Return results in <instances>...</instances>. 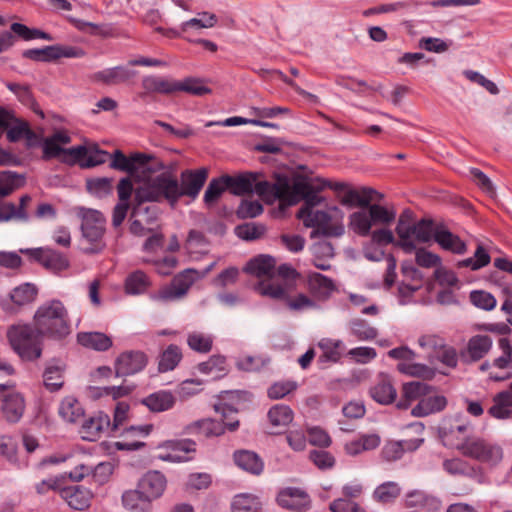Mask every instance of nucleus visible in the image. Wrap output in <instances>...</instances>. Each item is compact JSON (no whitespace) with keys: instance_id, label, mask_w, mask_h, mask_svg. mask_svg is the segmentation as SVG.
<instances>
[{"instance_id":"27","label":"nucleus","mask_w":512,"mask_h":512,"mask_svg":"<svg viewBox=\"0 0 512 512\" xmlns=\"http://www.w3.org/2000/svg\"><path fill=\"white\" fill-rule=\"evenodd\" d=\"M276 199L282 203L292 206L303 200L304 193L307 189V181L298 180L292 185L288 181L277 183Z\"/></svg>"},{"instance_id":"31","label":"nucleus","mask_w":512,"mask_h":512,"mask_svg":"<svg viewBox=\"0 0 512 512\" xmlns=\"http://www.w3.org/2000/svg\"><path fill=\"white\" fill-rule=\"evenodd\" d=\"M434 241L442 249L452 253L461 255L466 252V244L442 223L438 225Z\"/></svg>"},{"instance_id":"55","label":"nucleus","mask_w":512,"mask_h":512,"mask_svg":"<svg viewBox=\"0 0 512 512\" xmlns=\"http://www.w3.org/2000/svg\"><path fill=\"white\" fill-rule=\"evenodd\" d=\"M111 158L110 166L124 172H133L135 170V162L145 163L147 159L142 154H135L132 158H127L120 150H116Z\"/></svg>"},{"instance_id":"7","label":"nucleus","mask_w":512,"mask_h":512,"mask_svg":"<svg viewBox=\"0 0 512 512\" xmlns=\"http://www.w3.org/2000/svg\"><path fill=\"white\" fill-rule=\"evenodd\" d=\"M256 291L263 296L283 300L292 311L302 312L317 307V304L305 294L300 293L295 297H290V289L273 280L260 283Z\"/></svg>"},{"instance_id":"41","label":"nucleus","mask_w":512,"mask_h":512,"mask_svg":"<svg viewBox=\"0 0 512 512\" xmlns=\"http://www.w3.org/2000/svg\"><path fill=\"white\" fill-rule=\"evenodd\" d=\"M370 395L377 403L388 405L395 400L397 392L389 378L381 377L378 382L370 388Z\"/></svg>"},{"instance_id":"3","label":"nucleus","mask_w":512,"mask_h":512,"mask_svg":"<svg viewBox=\"0 0 512 512\" xmlns=\"http://www.w3.org/2000/svg\"><path fill=\"white\" fill-rule=\"evenodd\" d=\"M181 198L180 183L171 173L164 172L135 190L134 200L139 204L166 200L174 206Z\"/></svg>"},{"instance_id":"30","label":"nucleus","mask_w":512,"mask_h":512,"mask_svg":"<svg viewBox=\"0 0 512 512\" xmlns=\"http://www.w3.org/2000/svg\"><path fill=\"white\" fill-rule=\"evenodd\" d=\"M60 496L75 510H84L89 507L91 492L82 486H69L60 489Z\"/></svg>"},{"instance_id":"50","label":"nucleus","mask_w":512,"mask_h":512,"mask_svg":"<svg viewBox=\"0 0 512 512\" xmlns=\"http://www.w3.org/2000/svg\"><path fill=\"white\" fill-rule=\"evenodd\" d=\"M197 368L200 373L208 375L212 379L221 378L226 374V358L222 355H214L200 363Z\"/></svg>"},{"instance_id":"24","label":"nucleus","mask_w":512,"mask_h":512,"mask_svg":"<svg viewBox=\"0 0 512 512\" xmlns=\"http://www.w3.org/2000/svg\"><path fill=\"white\" fill-rule=\"evenodd\" d=\"M277 502L281 507L295 511H305L310 507L308 494L304 490L294 487L280 491Z\"/></svg>"},{"instance_id":"37","label":"nucleus","mask_w":512,"mask_h":512,"mask_svg":"<svg viewBox=\"0 0 512 512\" xmlns=\"http://www.w3.org/2000/svg\"><path fill=\"white\" fill-rule=\"evenodd\" d=\"M234 462L240 469L252 475H260L264 470L263 460L253 451H236L234 453Z\"/></svg>"},{"instance_id":"49","label":"nucleus","mask_w":512,"mask_h":512,"mask_svg":"<svg viewBox=\"0 0 512 512\" xmlns=\"http://www.w3.org/2000/svg\"><path fill=\"white\" fill-rule=\"evenodd\" d=\"M349 334L359 341H370L377 337L378 331L366 320L355 318L348 322Z\"/></svg>"},{"instance_id":"9","label":"nucleus","mask_w":512,"mask_h":512,"mask_svg":"<svg viewBox=\"0 0 512 512\" xmlns=\"http://www.w3.org/2000/svg\"><path fill=\"white\" fill-rule=\"evenodd\" d=\"M214 409L217 413L221 414V420L214 419H203L197 422V426L202 434L205 436H220L225 430L235 431L239 426V421H229L225 422V420L232 414L237 412V407L234 406L233 403L225 402V398H222L221 401L214 405Z\"/></svg>"},{"instance_id":"10","label":"nucleus","mask_w":512,"mask_h":512,"mask_svg":"<svg viewBox=\"0 0 512 512\" xmlns=\"http://www.w3.org/2000/svg\"><path fill=\"white\" fill-rule=\"evenodd\" d=\"M197 272L187 269L174 277L170 285H167L150 295L155 302L168 303L176 301L185 296L196 280Z\"/></svg>"},{"instance_id":"58","label":"nucleus","mask_w":512,"mask_h":512,"mask_svg":"<svg viewBox=\"0 0 512 512\" xmlns=\"http://www.w3.org/2000/svg\"><path fill=\"white\" fill-rule=\"evenodd\" d=\"M182 359L181 349L177 345H169L163 351L159 360V371L168 372L173 370Z\"/></svg>"},{"instance_id":"63","label":"nucleus","mask_w":512,"mask_h":512,"mask_svg":"<svg viewBox=\"0 0 512 512\" xmlns=\"http://www.w3.org/2000/svg\"><path fill=\"white\" fill-rule=\"evenodd\" d=\"M490 262V255L488 252L483 248L482 245H478L474 256L469 257L467 259L461 260L458 262V267H467L471 270H479L483 268L484 266L488 265Z\"/></svg>"},{"instance_id":"54","label":"nucleus","mask_w":512,"mask_h":512,"mask_svg":"<svg viewBox=\"0 0 512 512\" xmlns=\"http://www.w3.org/2000/svg\"><path fill=\"white\" fill-rule=\"evenodd\" d=\"M232 512H260L261 502L253 494H238L231 504Z\"/></svg>"},{"instance_id":"43","label":"nucleus","mask_w":512,"mask_h":512,"mask_svg":"<svg viewBox=\"0 0 512 512\" xmlns=\"http://www.w3.org/2000/svg\"><path fill=\"white\" fill-rule=\"evenodd\" d=\"M223 181L233 194L243 195L252 192V187L255 185V173L250 172L234 177L225 176Z\"/></svg>"},{"instance_id":"40","label":"nucleus","mask_w":512,"mask_h":512,"mask_svg":"<svg viewBox=\"0 0 512 512\" xmlns=\"http://www.w3.org/2000/svg\"><path fill=\"white\" fill-rule=\"evenodd\" d=\"M58 413L67 423H77L84 417L81 403L73 396H67L59 404Z\"/></svg>"},{"instance_id":"2","label":"nucleus","mask_w":512,"mask_h":512,"mask_svg":"<svg viewBox=\"0 0 512 512\" xmlns=\"http://www.w3.org/2000/svg\"><path fill=\"white\" fill-rule=\"evenodd\" d=\"M441 223L431 219H421L413 222L409 211L403 212L396 226L398 241L396 242L404 252L412 253L416 249V243H427L435 239L436 230Z\"/></svg>"},{"instance_id":"28","label":"nucleus","mask_w":512,"mask_h":512,"mask_svg":"<svg viewBox=\"0 0 512 512\" xmlns=\"http://www.w3.org/2000/svg\"><path fill=\"white\" fill-rule=\"evenodd\" d=\"M136 75V71L128 66L106 68L93 74V80L106 85H117L128 81Z\"/></svg>"},{"instance_id":"42","label":"nucleus","mask_w":512,"mask_h":512,"mask_svg":"<svg viewBox=\"0 0 512 512\" xmlns=\"http://www.w3.org/2000/svg\"><path fill=\"white\" fill-rule=\"evenodd\" d=\"M77 341L83 347L96 351H106L112 346L111 338L101 332L78 333Z\"/></svg>"},{"instance_id":"16","label":"nucleus","mask_w":512,"mask_h":512,"mask_svg":"<svg viewBox=\"0 0 512 512\" xmlns=\"http://www.w3.org/2000/svg\"><path fill=\"white\" fill-rule=\"evenodd\" d=\"M158 448L161 450L158 459L181 463L189 461L188 453L195 451V443L189 439L168 440L160 444Z\"/></svg>"},{"instance_id":"13","label":"nucleus","mask_w":512,"mask_h":512,"mask_svg":"<svg viewBox=\"0 0 512 512\" xmlns=\"http://www.w3.org/2000/svg\"><path fill=\"white\" fill-rule=\"evenodd\" d=\"M26 410V401L20 392L7 391L6 384H0V412L3 419L11 424L18 423Z\"/></svg>"},{"instance_id":"1","label":"nucleus","mask_w":512,"mask_h":512,"mask_svg":"<svg viewBox=\"0 0 512 512\" xmlns=\"http://www.w3.org/2000/svg\"><path fill=\"white\" fill-rule=\"evenodd\" d=\"M34 326L43 337L61 340L71 333L68 313L59 300L47 301L35 312Z\"/></svg>"},{"instance_id":"45","label":"nucleus","mask_w":512,"mask_h":512,"mask_svg":"<svg viewBox=\"0 0 512 512\" xmlns=\"http://www.w3.org/2000/svg\"><path fill=\"white\" fill-rule=\"evenodd\" d=\"M175 401V397L171 392L161 390L144 398L143 404L153 412H164L171 409Z\"/></svg>"},{"instance_id":"52","label":"nucleus","mask_w":512,"mask_h":512,"mask_svg":"<svg viewBox=\"0 0 512 512\" xmlns=\"http://www.w3.org/2000/svg\"><path fill=\"white\" fill-rule=\"evenodd\" d=\"M376 191L371 188H363L361 191L347 187L344 192L342 203L345 205H357L361 208L366 207L373 200Z\"/></svg>"},{"instance_id":"21","label":"nucleus","mask_w":512,"mask_h":512,"mask_svg":"<svg viewBox=\"0 0 512 512\" xmlns=\"http://www.w3.org/2000/svg\"><path fill=\"white\" fill-rule=\"evenodd\" d=\"M147 364L146 355L140 351L122 353L115 362L116 376H129L140 372Z\"/></svg>"},{"instance_id":"59","label":"nucleus","mask_w":512,"mask_h":512,"mask_svg":"<svg viewBox=\"0 0 512 512\" xmlns=\"http://www.w3.org/2000/svg\"><path fill=\"white\" fill-rule=\"evenodd\" d=\"M372 219L374 226L388 225L394 221L396 213L392 209H388L379 204H370L366 206Z\"/></svg>"},{"instance_id":"19","label":"nucleus","mask_w":512,"mask_h":512,"mask_svg":"<svg viewBox=\"0 0 512 512\" xmlns=\"http://www.w3.org/2000/svg\"><path fill=\"white\" fill-rule=\"evenodd\" d=\"M109 432H111V421L109 416L103 412H98L84 420L80 428L82 439L87 441H96Z\"/></svg>"},{"instance_id":"11","label":"nucleus","mask_w":512,"mask_h":512,"mask_svg":"<svg viewBox=\"0 0 512 512\" xmlns=\"http://www.w3.org/2000/svg\"><path fill=\"white\" fill-rule=\"evenodd\" d=\"M388 356L399 360L397 370L402 374L421 378H430L433 375V371L429 366L415 362L416 353L408 346L391 349L388 351Z\"/></svg>"},{"instance_id":"5","label":"nucleus","mask_w":512,"mask_h":512,"mask_svg":"<svg viewBox=\"0 0 512 512\" xmlns=\"http://www.w3.org/2000/svg\"><path fill=\"white\" fill-rule=\"evenodd\" d=\"M78 216L81 218L82 237L90 244V246L82 248L83 252L85 254L100 253L105 247L103 236L106 219L104 215L98 210L81 207L78 210Z\"/></svg>"},{"instance_id":"39","label":"nucleus","mask_w":512,"mask_h":512,"mask_svg":"<svg viewBox=\"0 0 512 512\" xmlns=\"http://www.w3.org/2000/svg\"><path fill=\"white\" fill-rule=\"evenodd\" d=\"M380 445V437L375 434H362L345 444V452L350 456H357L364 451L376 449Z\"/></svg>"},{"instance_id":"47","label":"nucleus","mask_w":512,"mask_h":512,"mask_svg":"<svg viewBox=\"0 0 512 512\" xmlns=\"http://www.w3.org/2000/svg\"><path fill=\"white\" fill-rule=\"evenodd\" d=\"M143 88L148 92L171 94L177 92V80L157 76H147L142 80Z\"/></svg>"},{"instance_id":"34","label":"nucleus","mask_w":512,"mask_h":512,"mask_svg":"<svg viewBox=\"0 0 512 512\" xmlns=\"http://www.w3.org/2000/svg\"><path fill=\"white\" fill-rule=\"evenodd\" d=\"M308 288L314 298L326 300L334 292L335 284L330 278L318 272H313L308 275Z\"/></svg>"},{"instance_id":"25","label":"nucleus","mask_w":512,"mask_h":512,"mask_svg":"<svg viewBox=\"0 0 512 512\" xmlns=\"http://www.w3.org/2000/svg\"><path fill=\"white\" fill-rule=\"evenodd\" d=\"M276 261L269 255H259L251 259L245 266L244 271L248 274L254 275L258 278L265 277V280L259 281L255 285V289L260 283L275 281L274 269ZM276 282H278L276 280Z\"/></svg>"},{"instance_id":"22","label":"nucleus","mask_w":512,"mask_h":512,"mask_svg":"<svg viewBox=\"0 0 512 512\" xmlns=\"http://www.w3.org/2000/svg\"><path fill=\"white\" fill-rule=\"evenodd\" d=\"M208 177V170L200 168L197 170H184L180 175V193L182 196H189L195 199L203 188Z\"/></svg>"},{"instance_id":"32","label":"nucleus","mask_w":512,"mask_h":512,"mask_svg":"<svg viewBox=\"0 0 512 512\" xmlns=\"http://www.w3.org/2000/svg\"><path fill=\"white\" fill-rule=\"evenodd\" d=\"M84 151L73 158V165L80 163L83 168H91L106 162L109 156L108 152L99 149L97 144L79 145Z\"/></svg>"},{"instance_id":"23","label":"nucleus","mask_w":512,"mask_h":512,"mask_svg":"<svg viewBox=\"0 0 512 512\" xmlns=\"http://www.w3.org/2000/svg\"><path fill=\"white\" fill-rule=\"evenodd\" d=\"M41 146L43 150V159L49 160L59 157L63 163L68 165H73L74 156H78L84 151V148L75 146L62 148L59 143L54 142L49 137L41 139Z\"/></svg>"},{"instance_id":"48","label":"nucleus","mask_w":512,"mask_h":512,"mask_svg":"<svg viewBox=\"0 0 512 512\" xmlns=\"http://www.w3.org/2000/svg\"><path fill=\"white\" fill-rule=\"evenodd\" d=\"M349 220L350 228L360 236H368L374 226L367 207L352 213Z\"/></svg>"},{"instance_id":"33","label":"nucleus","mask_w":512,"mask_h":512,"mask_svg":"<svg viewBox=\"0 0 512 512\" xmlns=\"http://www.w3.org/2000/svg\"><path fill=\"white\" fill-rule=\"evenodd\" d=\"M423 441V439L417 438L388 442L382 449V456L387 461L399 460L405 452L418 449Z\"/></svg>"},{"instance_id":"56","label":"nucleus","mask_w":512,"mask_h":512,"mask_svg":"<svg viewBox=\"0 0 512 512\" xmlns=\"http://www.w3.org/2000/svg\"><path fill=\"white\" fill-rule=\"evenodd\" d=\"M318 347L322 350V361L338 362L341 358V348L343 342L341 340H334L330 338H323L318 342Z\"/></svg>"},{"instance_id":"15","label":"nucleus","mask_w":512,"mask_h":512,"mask_svg":"<svg viewBox=\"0 0 512 512\" xmlns=\"http://www.w3.org/2000/svg\"><path fill=\"white\" fill-rule=\"evenodd\" d=\"M37 289L30 283L14 288L7 296L0 298V307L6 314H15L19 308L32 302Z\"/></svg>"},{"instance_id":"44","label":"nucleus","mask_w":512,"mask_h":512,"mask_svg":"<svg viewBox=\"0 0 512 512\" xmlns=\"http://www.w3.org/2000/svg\"><path fill=\"white\" fill-rule=\"evenodd\" d=\"M151 285L149 277L141 270H136L127 275L124 290L127 295L144 294Z\"/></svg>"},{"instance_id":"17","label":"nucleus","mask_w":512,"mask_h":512,"mask_svg":"<svg viewBox=\"0 0 512 512\" xmlns=\"http://www.w3.org/2000/svg\"><path fill=\"white\" fill-rule=\"evenodd\" d=\"M501 354L492 362V367L499 372H490L489 378L493 381H505L512 377V344L509 339L501 338L498 341Z\"/></svg>"},{"instance_id":"6","label":"nucleus","mask_w":512,"mask_h":512,"mask_svg":"<svg viewBox=\"0 0 512 512\" xmlns=\"http://www.w3.org/2000/svg\"><path fill=\"white\" fill-rule=\"evenodd\" d=\"M473 431L474 426L463 415L445 417L438 427L443 444L459 451L473 438Z\"/></svg>"},{"instance_id":"18","label":"nucleus","mask_w":512,"mask_h":512,"mask_svg":"<svg viewBox=\"0 0 512 512\" xmlns=\"http://www.w3.org/2000/svg\"><path fill=\"white\" fill-rule=\"evenodd\" d=\"M493 341L488 335L477 334L472 336L464 349L460 352V357L465 363H473L483 359L492 349Z\"/></svg>"},{"instance_id":"62","label":"nucleus","mask_w":512,"mask_h":512,"mask_svg":"<svg viewBox=\"0 0 512 512\" xmlns=\"http://www.w3.org/2000/svg\"><path fill=\"white\" fill-rule=\"evenodd\" d=\"M445 344V340L437 335H422L418 338V345L428 353L431 363L434 361V356Z\"/></svg>"},{"instance_id":"51","label":"nucleus","mask_w":512,"mask_h":512,"mask_svg":"<svg viewBox=\"0 0 512 512\" xmlns=\"http://www.w3.org/2000/svg\"><path fill=\"white\" fill-rule=\"evenodd\" d=\"M122 503L128 510L135 512H146L150 508L151 502L140 493L137 487L134 490L125 491L122 495Z\"/></svg>"},{"instance_id":"20","label":"nucleus","mask_w":512,"mask_h":512,"mask_svg":"<svg viewBox=\"0 0 512 512\" xmlns=\"http://www.w3.org/2000/svg\"><path fill=\"white\" fill-rule=\"evenodd\" d=\"M166 477L159 471H148L138 481L140 493L150 502L158 499L165 491Z\"/></svg>"},{"instance_id":"53","label":"nucleus","mask_w":512,"mask_h":512,"mask_svg":"<svg viewBox=\"0 0 512 512\" xmlns=\"http://www.w3.org/2000/svg\"><path fill=\"white\" fill-rule=\"evenodd\" d=\"M426 385L421 382H409L403 385L402 398L397 402L398 409H407L412 401L425 394Z\"/></svg>"},{"instance_id":"29","label":"nucleus","mask_w":512,"mask_h":512,"mask_svg":"<svg viewBox=\"0 0 512 512\" xmlns=\"http://www.w3.org/2000/svg\"><path fill=\"white\" fill-rule=\"evenodd\" d=\"M488 414L497 420H507L512 418V389L503 390L494 395L492 405L488 409Z\"/></svg>"},{"instance_id":"38","label":"nucleus","mask_w":512,"mask_h":512,"mask_svg":"<svg viewBox=\"0 0 512 512\" xmlns=\"http://www.w3.org/2000/svg\"><path fill=\"white\" fill-rule=\"evenodd\" d=\"M447 405L444 396L433 395L421 399L411 410V414L415 417H424L433 413L442 411Z\"/></svg>"},{"instance_id":"4","label":"nucleus","mask_w":512,"mask_h":512,"mask_svg":"<svg viewBox=\"0 0 512 512\" xmlns=\"http://www.w3.org/2000/svg\"><path fill=\"white\" fill-rule=\"evenodd\" d=\"M8 342L12 350L23 361H35L42 356V334L30 324H13L7 329Z\"/></svg>"},{"instance_id":"64","label":"nucleus","mask_w":512,"mask_h":512,"mask_svg":"<svg viewBox=\"0 0 512 512\" xmlns=\"http://www.w3.org/2000/svg\"><path fill=\"white\" fill-rule=\"evenodd\" d=\"M400 487L396 482H385L379 485L374 491V498L382 503L394 501L400 494Z\"/></svg>"},{"instance_id":"46","label":"nucleus","mask_w":512,"mask_h":512,"mask_svg":"<svg viewBox=\"0 0 512 512\" xmlns=\"http://www.w3.org/2000/svg\"><path fill=\"white\" fill-rule=\"evenodd\" d=\"M269 423L273 427L286 428L294 419V412L284 404L273 405L267 413Z\"/></svg>"},{"instance_id":"61","label":"nucleus","mask_w":512,"mask_h":512,"mask_svg":"<svg viewBox=\"0 0 512 512\" xmlns=\"http://www.w3.org/2000/svg\"><path fill=\"white\" fill-rule=\"evenodd\" d=\"M217 23V17L213 13L202 12L198 14V17L187 20L181 24V30L183 32L189 29H203L212 28Z\"/></svg>"},{"instance_id":"60","label":"nucleus","mask_w":512,"mask_h":512,"mask_svg":"<svg viewBox=\"0 0 512 512\" xmlns=\"http://www.w3.org/2000/svg\"><path fill=\"white\" fill-rule=\"evenodd\" d=\"M187 344L196 352L207 353L212 348L213 339L209 334L195 331L188 334Z\"/></svg>"},{"instance_id":"26","label":"nucleus","mask_w":512,"mask_h":512,"mask_svg":"<svg viewBox=\"0 0 512 512\" xmlns=\"http://www.w3.org/2000/svg\"><path fill=\"white\" fill-rule=\"evenodd\" d=\"M152 425H131L124 428L119 436L124 437L127 441H117L115 447L118 450L135 451L143 447L145 444L138 441L137 438H144L150 434Z\"/></svg>"},{"instance_id":"36","label":"nucleus","mask_w":512,"mask_h":512,"mask_svg":"<svg viewBox=\"0 0 512 512\" xmlns=\"http://www.w3.org/2000/svg\"><path fill=\"white\" fill-rule=\"evenodd\" d=\"M156 208L143 206V204L135 203L132 211V217L135 219L131 222L130 231L135 235H143L145 232L144 223H151L156 218Z\"/></svg>"},{"instance_id":"35","label":"nucleus","mask_w":512,"mask_h":512,"mask_svg":"<svg viewBox=\"0 0 512 512\" xmlns=\"http://www.w3.org/2000/svg\"><path fill=\"white\" fill-rule=\"evenodd\" d=\"M64 370L65 364L59 359H53L46 363L43 372V382L49 391H57L63 386Z\"/></svg>"},{"instance_id":"57","label":"nucleus","mask_w":512,"mask_h":512,"mask_svg":"<svg viewBox=\"0 0 512 512\" xmlns=\"http://www.w3.org/2000/svg\"><path fill=\"white\" fill-rule=\"evenodd\" d=\"M25 182L23 175L12 171H3L0 174V199L21 187Z\"/></svg>"},{"instance_id":"12","label":"nucleus","mask_w":512,"mask_h":512,"mask_svg":"<svg viewBox=\"0 0 512 512\" xmlns=\"http://www.w3.org/2000/svg\"><path fill=\"white\" fill-rule=\"evenodd\" d=\"M461 452L490 466L497 465L503 458V451L499 445L477 437L466 442Z\"/></svg>"},{"instance_id":"8","label":"nucleus","mask_w":512,"mask_h":512,"mask_svg":"<svg viewBox=\"0 0 512 512\" xmlns=\"http://www.w3.org/2000/svg\"><path fill=\"white\" fill-rule=\"evenodd\" d=\"M297 217L306 227L314 228L311 237L323 235L326 237H339L344 234L345 228L341 222L332 223L331 215L326 211L309 210V208H300Z\"/></svg>"},{"instance_id":"14","label":"nucleus","mask_w":512,"mask_h":512,"mask_svg":"<svg viewBox=\"0 0 512 512\" xmlns=\"http://www.w3.org/2000/svg\"><path fill=\"white\" fill-rule=\"evenodd\" d=\"M20 252L29 255L54 273H60L70 266L68 258L63 253L49 247L21 249Z\"/></svg>"}]
</instances>
